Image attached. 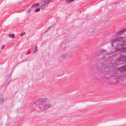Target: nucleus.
<instances>
[{"mask_svg":"<svg viewBox=\"0 0 126 126\" xmlns=\"http://www.w3.org/2000/svg\"><path fill=\"white\" fill-rule=\"evenodd\" d=\"M25 34H26V33L25 32H23L20 35V36H22L23 35Z\"/></svg>","mask_w":126,"mask_h":126,"instance_id":"obj_19","label":"nucleus"},{"mask_svg":"<svg viewBox=\"0 0 126 126\" xmlns=\"http://www.w3.org/2000/svg\"><path fill=\"white\" fill-rule=\"evenodd\" d=\"M126 31V28H125L123 30H121L117 32V34H120L124 33Z\"/></svg>","mask_w":126,"mask_h":126,"instance_id":"obj_10","label":"nucleus"},{"mask_svg":"<svg viewBox=\"0 0 126 126\" xmlns=\"http://www.w3.org/2000/svg\"><path fill=\"white\" fill-rule=\"evenodd\" d=\"M72 56V55L71 53L67 52L61 55V57L63 58H65L66 57L67 58L71 57Z\"/></svg>","mask_w":126,"mask_h":126,"instance_id":"obj_8","label":"nucleus"},{"mask_svg":"<svg viewBox=\"0 0 126 126\" xmlns=\"http://www.w3.org/2000/svg\"><path fill=\"white\" fill-rule=\"evenodd\" d=\"M117 48H118L121 51H126V45L123 44H119L116 46Z\"/></svg>","mask_w":126,"mask_h":126,"instance_id":"obj_7","label":"nucleus"},{"mask_svg":"<svg viewBox=\"0 0 126 126\" xmlns=\"http://www.w3.org/2000/svg\"><path fill=\"white\" fill-rule=\"evenodd\" d=\"M37 45H35L34 47V51L33 52V53H34L35 52L37 51Z\"/></svg>","mask_w":126,"mask_h":126,"instance_id":"obj_13","label":"nucleus"},{"mask_svg":"<svg viewBox=\"0 0 126 126\" xmlns=\"http://www.w3.org/2000/svg\"><path fill=\"white\" fill-rule=\"evenodd\" d=\"M5 100L3 98H0V104H1Z\"/></svg>","mask_w":126,"mask_h":126,"instance_id":"obj_15","label":"nucleus"},{"mask_svg":"<svg viewBox=\"0 0 126 126\" xmlns=\"http://www.w3.org/2000/svg\"><path fill=\"white\" fill-rule=\"evenodd\" d=\"M124 37L119 36H118L116 37L114 39L112 40L111 41V46L112 47H113V44L115 43L116 42H121L124 39Z\"/></svg>","mask_w":126,"mask_h":126,"instance_id":"obj_3","label":"nucleus"},{"mask_svg":"<svg viewBox=\"0 0 126 126\" xmlns=\"http://www.w3.org/2000/svg\"><path fill=\"white\" fill-rule=\"evenodd\" d=\"M11 74H9V78H8L7 79V81L6 82V83H8L10 81V80L11 79Z\"/></svg>","mask_w":126,"mask_h":126,"instance_id":"obj_11","label":"nucleus"},{"mask_svg":"<svg viewBox=\"0 0 126 126\" xmlns=\"http://www.w3.org/2000/svg\"><path fill=\"white\" fill-rule=\"evenodd\" d=\"M10 37H11L12 38H15V35L14 34H8Z\"/></svg>","mask_w":126,"mask_h":126,"instance_id":"obj_12","label":"nucleus"},{"mask_svg":"<svg viewBox=\"0 0 126 126\" xmlns=\"http://www.w3.org/2000/svg\"><path fill=\"white\" fill-rule=\"evenodd\" d=\"M104 51V50L103 49H102V50H101V51Z\"/></svg>","mask_w":126,"mask_h":126,"instance_id":"obj_26","label":"nucleus"},{"mask_svg":"<svg viewBox=\"0 0 126 126\" xmlns=\"http://www.w3.org/2000/svg\"><path fill=\"white\" fill-rule=\"evenodd\" d=\"M40 8H37L35 9V11L36 12H37L39 11L40 10Z\"/></svg>","mask_w":126,"mask_h":126,"instance_id":"obj_17","label":"nucleus"},{"mask_svg":"<svg viewBox=\"0 0 126 126\" xmlns=\"http://www.w3.org/2000/svg\"><path fill=\"white\" fill-rule=\"evenodd\" d=\"M31 10L30 9L28 10V12H29Z\"/></svg>","mask_w":126,"mask_h":126,"instance_id":"obj_23","label":"nucleus"},{"mask_svg":"<svg viewBox=\"0 0 126 126\" xmlns=\"http://www.w3.org/2000/svg\"><path fill=\"white\" fill-rule=\"evenodd\" d=\"M126 70V64L118 68L115 70L116 73L118 74H120L124 71Z\"/></svg>","mask_w":126,"mask_h":126,"instance_id":"obj_6","label":"nucleus"},{"mask_svg":"<svg viewBox=\"0 0 126 126\" xmlns=\"http://www.w3.org/2000/svg\"><path fill=\"white\" fill-rule=\"evenodd\" d=\"M65 1L67 3H68L69 4L70 3V2L69 1V0H65Z\"/></svg>","mask_w":126,"mask_h":126,"instance_id":"obj_20","label":"nucleus"},{"mask_svg":"<svg viewBox=\"0 0 126 126\" xmlns=\"http://www.w3.org/2000/svg\"><path fill=\"white\" fill-rule=\"evenodd\" d=\"M117 54H115V55L114 54H113V55L114 56H116V55H117Z\"/></svg>","mask_w":126,"mask_h":126,"instance_id":"obj_24","label":"nucleus"},{"mask_svg":"<svg viewBox=\"0 0 126 126\" xmlns=\"http://www.w3.org/2000/svg\"><path fill=\"white\" fill-rule=\"evenodd\" d=\"M116 78L114 77L115 79H118L120 77V76H115Z\"/></svg>","mask_w":126,"mask_h":126,"instance_id":"obj_18","label":"nucleus"},{"mask_svg":"<svg viewBox=\"0 0 126 126\" xmlns=\"http://www.w3.org/2000/svg\"><path fill=\"white\" fill-rule=\"evenodd\" d=\"M74 0H69V1L71 2H73V1H74Z\"/></svg>","mask_w":126,"mask_h":126,"instance_id":"obj_22","label":"nucleus"},{"mask_svg":"<svg viewBox=\"0 0 126 126\" xmlns=\"http://www.w3.org/2000/svg\"><path fill=\"white\" fill-rule=\"evenodd\" d=\"M5 46L4 45H3L2 47L1 48V49H3L4 47Z\"/></svg>","mask_w":126,"mask_h":126,"instance_id":"obj_21","label":"nucleus"},{"mask_svg":"<svg viewBox=\"0 0 126 126\" xmlns=\"http://www.w3.org/2000/svg\"><path fill=\"white\" fill-rule=\"evenodd\" d=\"M66 37L64 36L63 38L62 39L63 43H60V48L62 49H63L65 48L66 47V43L67 42H69L70 41L66 39Z\"/></svg>","mask_w":126,"mask_h":126,"instance_id":"obj_4","label":"nucleus"},{"mask_svg":"<svg viewBox=\"0 0 126 126\" xmlns=\"http://www.w3.org/2000/svg\"><path fill=\"white\" fill-rule=\"evenodd\" d=\"M53 27V25H51L48 27L46 30V32H47L50 29V28Z\"/></svg>","mask_w":126,"mask_h":126,"instance_id":"obj_14","label":"nucleus"},{"mask_svg":"<svg viewBox=\"0 0 126 126\" xmlns=\"http://www.w3.org/2000/svg\"><path fill=\"white\" fill-rule=\"evenodd\" d=\"M52 0H45L44 1L41 3L40 8L43 9L47 7L48 5V3L51 2Z\"/></svg>","mask_w":126,"mask_h":126,"instance_id":"obj_5","label":"nucleus"},{"mask_svg":"<svg viewBox=\"0 0 126 126\" xmlns=\"http://www.w3.org/2000/svg\"><path fill=\"white\" fill-rule=\"evenodd\" d=\"M118 62V64H121L126 62V56L121 54L120 56L116 58Z\"/></svg>","mask_w":126,"mask_h":126,"instance_id":"obj_2","label":"nucleus"},{"mask_svg":"<svg viewBox=\"0 0 126 126\" xmlns=\"http://www.w3.org/2000/svg\"><path fill=\"white\" fill-rule=\"evenodd\" d=\"M9 126V124H8L7 125V126Z\"/></svg>","mask_w":126,"mask_h":126,"instance_id":"obj_25","label":"nucleus"},{"mask_svg":"<svg viewBox=\"0 0 126 126\" xmlns=\"http://www.w3.org/2000/svg\"><path fill=\"white\" fill-rule=\"evenodd\" d=\"M39 5V3H35L32 6V7L33 6H36L37 7Z\"/></svg>","mask_w":126,"mask_h":126,"instance_id":"obj_16","label":"nucleus"},{"mask_svg":"<svg viewBox=\"0 0 126 126\" xmlns=\"http://www.w3.org/2000/svg\"><path fill=\"white\" fill-rule=\"evenodd\" d=\"M51 106V105H50L48 104L45 105L44 106L42 107V109L43 110H45L47 109L48 108L50 107Z\"/></svg>","mask_w":126,"mask_h":126,"instance_id":"obj_9","label":"nucleus"},{"mask_svg":"<svg viewBox=\"0 0 126 126\" xmlns=\"http://www.w3.org/2000/svg\"><path fill=\"white\" fill-rule=\"evenodd\" d=\"M48 100V99L46 98H39L37 100H34L30 104V107L33 110H35L36 107V105L41 103L46 102Z\"/></svg>","mask_w":126,"mask_h":126,"instance_id":"obj_1","label":"nucleus"}]
</instances>
